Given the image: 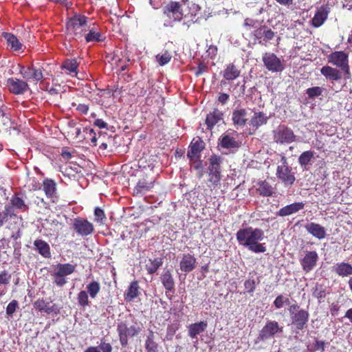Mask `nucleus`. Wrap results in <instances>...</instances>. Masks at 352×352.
<instances>
[{"label":"nucleus","instance_id":"nucleus-4","mask_svg":"<svg viewBox=\"0 0 352 352\" xmlns=\"http://www.w3.org/2000/svg\"><path fill=\"white\" fill-rule=\"evenodd\" d=\"M117 331L121 345L125 346L128 344V338L138 335L140 328L136 325L129 326L126 322H120L118 323Z\"/></svg>","mask_w":352,"mask_h":352},{"label":"nucleus","instance_id":"nucleus-40","mask_svg":"<svg viewBox=\"0 0 352 352\" xmlns=\"http://www.w3.org/2000/svg\"><path fill=\"white\" fill-rule=\"evenodd\" d=\"M86 288L90 297L95 298L100 291V284L96 280H93L87 285Z\"/></svg>","mask_w":352,"mask_h":352},{"label":"nucleus","instance_id":"nucleus-45","mask_svg":"<svg viewBox=\"0 0 352 352\" xmlns=\"http://www.w3.org/2000/svg\"><path fill=\"white\" fill-rule=\"evenodd\" d=\"M313 296L320 301L326 296V289L322 285L316 284L313 292Z\"/></svg>","mask_w":352,"mask_h":352},{"label":"nucleus","instance_id":"nucleus-47","mask_svg":"<svg viewBox=\"0 0 352 352\" xmlns=\"http://www.w3.org/2000/svg\"><path fill=\"white\" fill-rule=\"evenodd\" d=\"M314 156V153L311 151L303 152L298 158V162L301 166H306L311 161Z\"/></svg>","mask_w":352,"mask_h":352},{"label":"nucleus","instance_id":"nucleus-26","mask_svg":"<svg viewBox=\"0 0 352 352\" xmlns=\"http://www.w3.org/2000/svg\"><path fill=\"white\" fill-rule=\"evenodd\" d=\"M35 249L44 258L51 256L50 247L49 244L43 240L36 239L34 242Z\"/></svg>","mask_w":352,"mask_h":352},{"label":"nucleus","instance_id":"nucleus-18","mask_svg":"<svg viewBox=\"0 0 352 352\" xmlns=\"http://www.w3.org/2000/svg\"><path fill=\"white\" fill-rule=\"evenodd\" d=\"M246 117L247 111L245 109H238L234 110L232 115V120L234 126L236 129L244 126L248 120Z\"/></svg>","mask_w":352,"mask_h":352},{"label":"nucleus","instance_id":"nucleus-58","mask_svg":"<svg viewBox=\"0 0 352 352\" xmlns=\"http://www.w3.org/2000/svg\"><path fill=\"white\" fill-rule=\"evenodd\" d=\"M274 305L276 309H280L284 306L283 303V296H278L274 301Z\"/></svg>","mask_w":352,"mask_h":352},{"label":"nucleus","instance_id":"nucleus-31","mask_svg":"<svg viewBox=\"0 0 352 352\" xmlns=\"http://www.w3.org/2000/svg\"><path fill=\"white\" fill-rule=\"evenodd\" d=\"M139 285L138 282H132L124 293V298L126 301H132L139 294Z\"/></svg>","mask_w":352,"mask_h":352},{"label":"nucleus","instance_id":"nucleus-49","mask_svg":"<svg viewBox=\"0 0 352 352\" xmlns=\"http://www.w3.org/2000/svg\"><path fill=\"white\" fill-rule=\"evenodd\" d=\"M171 55L169 52L166 51L162 55H157L156 58L157 60V62L160 65H164L167 64L171 59Z\"/></svg>","mask_w":352,"mask_h":352},{"label":"nucleus","instance_id":"nucleus-64","mask_svg":"<svg viewBox=\"0 0 352 352\" xmlns=\"http://www.w3.org/2000/svg\"><path fill=\"white\" fill-rule=\"evenodd\" d=\"M229 99V95L225 93H222L219 95L218 100L222 104H225Z\"/></svg>","mask_w":352,"mask_h":352},{"label":"nucleus","instance_id":"nucleus-52","mask_svg":"<svg viewBox=\"0 0 352 352\" xmlns=\"http://www.w3.org/2000/svg\"><path fill=\"white\" fill-rule=\"evenodd\" d=\"M244 286L248 293H252L255 289V281L253 279H248L245 280Z\"/></svg>","mask_w":352,"mask_h":352},{"label":"nucleus","instance_id":"nucleus-11","mask_svg":"<svg viewBox=\"0 0 352 352\" xmlns=\"http://www.w3.org/2000/svg\"><path fill=\"white\" fill-rule=\"evenodd\" d=\"M318 258L316 251L306 252L304 258L300 261L302 270L307 273L311 272L316 266Z\"/></svg>","mask_w":352,"mask_h":352},{"label":"nucleus","instance_id":"nucleus-7","mask_svg":"<svg viewBox=\"0 0 352 352\" xmlns=\"http://www.w3.org/2000/svg\"><path fill=\"white\" fill-rule=\"evenodd\" d=\"M296 135L293 131L284 126L281 125L274 131V140L278 144H290L295 141Z\"/></svg>","mask_w":352,"mask_h":352},{"label":"nucleus","instance_id":"nucleus-34","mask_svg":"<svg viewBox=\"0 0 352 352\" xmlns=\"http://www.w3.org/2000/svg\"><path fill=\"white\" fill-rule=\"evenodd\" d=\"M155 336L153 331H150L145 341L146 352H158V344L154 341Z\"/></svg>","mask_w":352,"mask_h":352},{"label":"nucleus","instance_id":"nucleus-23","mask_svg":"<svg viewBox=\"0 0 352 352\" xmlns=\"http://www.w3.org/2000/svg\"><path fill=\"white\" fill-rule=\"evenodd\" d=\"M223 120V113L218 109H214L210 112L206 118L207 128L211 130L215 124Z\"/></svg>","mask_w":352,"mask_h":352},{"label":"nucleus","instance_id":"nucleus-48","mask_svg":"<svg viewBox=\"0 0 352 352\" xmlns=\"http://www.w3.org/2000/svg\"><path fill=\"white\" fill-rule=\"evenodd\" d=\"M78 302L82 307L89 305L88 293L86 291H81L78 294Z\"/></svg>","mask_w":352,"mask_h":352},{"label":"nucleus","instance_id":"nucleus-38","mask_svg":"<svg viewBox=\"0 0 352 352\" xmlns=\"http://www.w3.org/2000/svg\"><path fill=\"white\" fill-rule=\"evenodd\" d=\"M3 37L7 41L8 45L14 50H19L21 48V43L14 34L10 33H4Z\"/></svg>","mask_w":352,"mask_h":352},{"label":"nucleus","instance_id":"nucleus-12","mask_svg":"<svg viewBox=\"0 0 352 352\" xmlns=\"http://www.w3.org/2000/svg\"><path fill=\"white\" fill-rule=\"evenodd\" d=\"M164 14L175 20L180 21L184 15L182 5L179 2L171 1L164 7Z\"/></svg>","mask_w":352,"mask_h":352},{"label":"nucleus","instance_id":"nucleus-36","mask_svg":"<svg viewBox=\"0 0 352 352\" xmlns=\"http://www.w3.org/2000/svg\"><path fill=\"white\" fill-rule=\"evenodd\" d=\"M77 67L78 63L76 59H68L64 62L63 65L61 66V68L63 69L67 70V74L74 76L77 74Z\"/></svg>","mask_w":352,"mask_h":352},{"label":"nucleus","instance_id":"nucleus-24","mask_svg":"<svg viewBox=\"0 0 352 352\" xmlns=\"http://www.w3.org/2000/svg\"><path fill=\"white\" fill-rule=\"evenodd\" d=\"M207 326V322L204 321L190 324L188 327V336L191 338H197L199 334L206 330Z\"/></svg>","mask_w":352,"mask_h":352},{"label":"nucleus","instance_id":"nucleus-50","mask_svg":"<svg viewBox=\"0 0 352 352\" xmlns=\"http://www.w3.org/2000/svg\"><path fill=\"white\" fill-rule=\"evenodd\" d=\"M18 307V302L16 300H12L6 307V314L8 316H12L16 311V309Z\"/></svg>","mask_w":352,"mask_h":352},{"label":"nucleus","instance_id":"nucleus-44","mask_svg":"<svg viewBox=\"0 0 352 352\" xmlns=\"http://www.w3.org/2000/svg\"><path fill=\"white\" fill-rule=\"evenodd\" d=\"M325 91V89L320 87H313L308 88L306 90V94L308 95L309 98L314 99L316 97L322 95V93Z\"/></svg>","mask_w":352,"mask_h":352},{"label":"nucleus","instance_id":"nucleus-32","mask_svg":"<svg viewBox=\"0 0 352 352\" xmlns=\"http://www.w3.org/2000/svg\"><path fill=\"white\" fill-rule=\"evenodd\" d=\"M10 204L11 206H10L12 207V209L14 212V209L25 211L28 208V206L25 204V201L22 197H19V194L12 197Z\"/></svg>","mask_w":352,"mask_h":352},{"label":"nucleus","instance_id":"nucleus-60","mask_svg":"<svg viewBox=\"0 0 352 352\" xmlns=\"http://www.w3.org/2000/svg\"><path fill=\"white\" fill-rule=\"evenodd\" d=\"M76 109L81 113L87 114L89 110V106L85 104H79L77 105Z\"/></svg>","mask_w":352,"mask_h":352},{"label":"nucleus","instance_id":"nucleus-63","mask_svg":"<svg viewBox=\"0 0 352 352\" xmlns=\"http://www.w3.org/2000/svg\"><path fill=\"white\" fill-rule=\"evenodd\" d=\"M264 30L265 28H260L257 29L254 34L255 38L259 40L262 38V36H264Z\"/></svg>","mask_w":352,"mask_h":352},{"label":"nucleus","instance_id":"nucleus-5","mask_svg":"<svg viewBox=\"0 0 352 352\" xmlns=\"http://www.w3.org/2000/svg\"><path fill=\"white\" fill-rule=\"evenodd\" d=\"M329 62L340 67L345 74L346 78H350L348 55L342 52H335L329 56Z\"/></svg>","mask_w":352,"mask_h":352},{"label":"nucleus","instance_id":"nucleus-17","mask_svg":"<svg viewBox=\"0 0 352 352\" xmlns=\"http://www.w3.org/2000/svg\"><path fill=\"white\" fill-rule=\"evenodd\" d=\"M305 228L308 233L319 240L323 239L326 236L325 228L318 223L311 222L306 224Z\"/></svg>","mask_w":352,"mask_h":352},{"label":"nucleus","instance_id":"nucleus-21","mask_svg":"<svg viewBox=\"0 0 352 352\" xmlns=\"http://www.w3.org/2000/svg\"><path fill=\"white\" fill-rule=\"evenodd\" d=\"M328 14V8L324 6H321L318 9L314 18L312 19V25L316 28L321 26L327 20Z\"/></svg>","mask_w":352,"mask_h":352},{"label":"nucleus","instance_id":"nucleus-55","mask_svg":"<svg viewBox=\"0 0 352 352\" xmlns=\"http://www.w3.org/2000/svg\"><path fill=\"white\" fill-rule=\"evenodd\" d=\"M209 175L208 182L210 183V184L212 186H217L221 181V175Z\"/></svg>","mask_w":352,"mask_h":352},{"label":"nucleus","instance_id":"nucleus-29","mask_svg":"<svg viewBox=\"0 0 352 352\" xmlns=\"http://www.w3.org/2000/svg\"><path fill=\"white\" fill-rule=\"evenodd\" d=\"M162 283L167 291H172L175 288V281L170 270H166L160 277Z\"/></svg>","mask_w":352,"mask_h":352},{"label":"nucleus","instance_id":"nucleus-51","mask_svg":"<svg viewBox=\"0 0 352 352\" xmlns=\"http://www.w3.org/2000/svg\"><path fill=\"white\" fill-rule=\"evenodd\" d=\"M94 217L95 221L97 222H102L104 219H105V214L101 208L97 207L94 210Z\"/></svg>","mask_w":352,"mask_h":352},{"label":"nucleus","instance_id":"nucleus-42","mask_svg":"<svg viewBox=\"0 0 352 352\" xmlns=\"http://www.w3.org/2000/svg\"><path fill=\"white\" fill-rule=\"evenodd\" d=\"M15 216L12 207L10 206H6L5 209L2 212H0V227H1L6 221L8 220V217Z\"/></svg>","mask_w":352,"mask_h":352},{"label":"nucleus","instance_id":"nucleus-57","mask_svg":"<svg viewBox=\"0 0 352 352\" xmlns=\"http://www.w3.org/2000/svg\"><path fill=\"white\" fill-rule=\"evenodd\" d=\"M188 7L189 8L190 11L191 12L192 15H196V13L199 12L201 9L200 6L198 4L195 3H188Z\"/></svg>","mask_w":352,"mask_h":352},{"label":"nucleus","instance_id":"nucleus-13","mask_svg":"<svg viewBox=\"0 0 352 352\" xmlns=\"http://www.w3.org/2000/svg\"><path fill=\"white\" fill-rule=\"evenodd\" d=\"M204 148V142L199 138H194L190 145V148L187 153V157L190 160L198 159L200 156V153Z\"/></svg>","mask_w":352,"mask_h":352},{"label":"nucleus","instance_id":"nucleus-27","mask_svg":"<svg viewBox=\"0 0 352 352\" xmlns=\"http://www.w3.org/2000/svg\"><path fill=\"white\" fill-rule=\"evenodd\" d=\"M76 269V265L69 263L58 264L54 272L55 276H66L72 274Z\"/></svg>","mask_w":352,"mask_h":352},{"label":"nucleus","instance_id":"nucleus-2","mask_svg":"<svg viewBox=\"0 0 352 352\" xmlns=\"http://www.w3.org/2000/svg\"><path fill=\"white\" fill-rule=\"evenodd\" d=\"M87 18L84 15L76 14L67 23V30L74 36L81 37L82 32L87 31Z\"/></svg>","mask_w":352,"mask_h":352},{"label":"nucleus","instance_id":"nucleus-39","mask_svg":"<svg viewBox=\"0 0 352 352\" xmlns=\"http://www.w3.org/2000/svg\"><path fill=\"white\" fill-rule=\"evenodd\" d=\"M34 305L36 309H38L40 311H44L45 312H46L47 314H50L52 312L56 311L57 309L56 308L54 307H55L54 305L50 306L49 305V303L45 302L43 300H36L34 302Z\"/></svg>","mask_w":352,"mask_h":352},{"label":"nucleus","instance_id":"nucleus-41","mask_svg":"<svg viewBox=\"0 0 352 352\" xmlns=\"http://www.w3.org/2000/svg\"><path fill=\"white\" fill-rule=\"evenodd\" d=\"M104 38L103 35L100 32L95 30L94 28L90 29L89 33L85 36L87 42L102 41Z\"/></svg>","mask_w":352,"mask_h":352},{"label":"nucleus","instance_id":"nucleus-62","mask_svg":"<svg viewBox=\"0 0 352 352\" xmlns=\"http://www.w3.org/2000/svg\"><path fill=\"white\" fill-rule=\"evenodd\" d=\"M94 125L98 126L100 129H106L107 128V124L103 121L102 119H96L94 121Z\"/></svg>","mask_w":352,"mask_h":352},{"label":"nucleus","instance_id":"nucleus-3","mask_svg":"<svg viewBox=\"0 0 352 352\" xmlns=\"http://www.w3.org/2000/svg\"><path fill=\"white\" fill-rule=\"evenodd\" d=\"M281 164L278 165L276 168V175L285 186H292L296 177L294 173L292 172V168L288 166L287 158L282 156L280 159Z\"/></svg>","mask_w":352,"mask_h":352},{"label":"nucleus","instance_id":"nucleus-59","mask_svg":"<svg viewBox=\"0 0 352 352\" xmlns=\"http://www.w3.org/2000/svg\"><path fill=\"white\" fill-rule=\"evenodd\" d=\"M274 36V32L272 31L270 29H266L265 28L264 30V40L270 41L272 40Z\"/></svg>","mask_w":352,"mask_h":352},{"label":"nucleus","instance_id":"nucleus-19","mask_svg":"<svg viewBox=\"0 0 352 352\" xmlns=\"http://www.w3.org/2000/svg\"><path fill=\"white\" fill-rule=\"evenodd\" d=\"M179 266L182 272L186 273L190 272L195 268L196 258L190 254H184L180 261Z\"/></svg>","mask_w":352,"mask_h":352},{"label":"nucleus","instance_id":"nucleus-33","mask_svg":"<svg viewBox=\"0 0 352 352\" xmlns=\"http://www.w3.org/2000/svg\"><path fill=\"white\" fill-rule=\"evenodd\" d=\"M56 183L52 179H46L43 181V188L48 197H53L56 195Z\"/></svg>","mask_w":352,"mask_h":352},{"label":"nucleus","instance_id":"nucleus-20","mask_svg":"<svg viewBox=\"0 0 352 352\" xmlns=\"http://www.w3.org/2000/svg\"><path fill=\"white\" fill-rule=\"evenodd\" d=\"M20 73L23 77L27 80L32 78L36 81H38L43 78L41 70L34 67L25 68L24 67H21Z\"/></svg>","mask_w":352,"mask_h":352},{"label":"nucleus","instance_id":"nucleus-61","mask_svg":"<svg viewBox=\"0 0 352 352\" xmlns=\"http://www.w3.org/2000/svg\"><path fill=\"white\" fill-rule=\"evenodd\" d=\"M56 279L54 283L59 287H62L66 284L67 280L65 278V276H55Z\"/></svg>","mask_w":352,"mask_h":352},{"label":"nucleus","instance_id":"nucleus-15","mask_svg":"<svg viewBox=\"0 0 352 352\" xmlns=\"http://www.w3.org/2000/svg\"><path fill=\"white\" fill-rule=\"evenodd\" d=\"M153 184L154 180L148 177L140 179L133 189V195L136 196L142 195L153 187Z\"/></svg>","mask_w":352,"mask_h":352},{"label":"nucleus","instance_id":"nucleus-22","mask_svg":"<svg viewBox=\"0 0 352 352\" xmlns=\"http://www.w3.org/2000/svg\"><path fill=\"white\" fill-rule=\"evenodd\" d=\"M333 271L340 276H349L352 275V265L345 262L338 263L333 265Z\"/></svg>","mask_w":352,"mask_h":352},{"label":"nucleus","instance_id":"nucleus-53","mask_svg":"<svg viewBox=\"0 0 352 352\" xmlns=\"http://www.w3.org/2000/svg\"><path fill=\"white\" fill-rule=\"evenodd\" d=\"M11 279V275L7 272L3 271L0 274V284L7 285Z\"/></svg>","mask_w":352,"mask_h":352},{"label":"nucleus","instance_id":"nucleus-16","mask_svg":"<svg viewBox=\"0 0 352 352\" xmlns=\"http://www.w3.org/2000/svg\"><path fill=\"white\" fill-rule=\"evenodd\" d=\"M304 207L305 204L303 202H295L281 208L277 212V215L280 217L289 216L297 213L302 210Z\"/></svg>","mask_w":352,"mask_h":352},{"label":"nucleus","instance_id":"nucleus-46","mask_svg":"<svg viewBox=\"0 0 352 352\" xmlns=\"http://www.w3.org/2000/svg\"><path fill=\"white\" fill-rule=\"evenodd\" d=\"M150 265H146V270L151 274H154L157 269L162 265V260L161 258H155L150 260Z\"/></svg>","mask_w":352,"mask_h":352},{"label":"nucleus","instance_id":"nucleus-1","mask_svg":"<svg viewBox=\"0 0 352 352\" xmlns=\"http://www.w3.org/2000/svg\"><path fill=\"white\" fill-rule=\"evenodd\" d=\"M236 237L240 245L254 253H263L266 251L265 243H260L265 238L264 232L260 228L248 227L240 229Z\"/></svg>","mask_w":352,"mask_h":352},{"label":"nucleus","instance_id":"nucleus-56","mask_svg":"<svg viewBox=\"0 0 352 352\" xmlns=\"http://www.w3.org/2000/svg\"><path fill=\"white\" fill-rule=\"evenodd\" d=\"M314 349L315 351L320 350L321 352H324L325 351L324 341L316 340V342L314 344Z\"/></svg>","mask_w":352,"mask_h":352},{"label":"nucleus","instance_id":"nucleus-8","mask_svg":"<svg viewBox=\"0 0 352 352\" xmlns=\"http://www.w3.org/2000/svg\"><path fill=\"white\" fill-rule=\"evenodd\" d=\"M262 60L266 68L272 72H280L284 69L280 60L274 53H265Z\"/></svg>","mask_w":352,"mask_h":352},{"label":"nucleus","instance_id":"nucleus-35","mask_svg":"<svg viewBox=\"0 0 352 352\" xmlns=\"http://www.w3.org/2000/svg\"><path fill=\"white\" fill-rule=\"evenodd\" d=\"M221 146L226 148H239V144L234 138L228 134H225L221 136Z\"/></svg>","mask_w":352,"mask_h":352},{"label":"nucleus","instance_id":"nucleus-28","mask_svg":"<svg viewBox=\"0 0 352 352\" xmlns=\"http://www.w3.org/2000/svg\"><path fill=\"white\" fill-rule=\"evenodd\" d=\"M267 120L268 117L263 112H254L253 116L250 120V125L258 129L259 126L266 124Z\"/></svg>","mask_w":352,"mask_h":352},{"label":"nucleus","instance_id":"nucleus-25","mask_svg":"<svg viewBox=\"0 0 352 352\" xmlns=\"http://www.w3.org/2000/svg\"><path fill=\"white\" fill-rule=\"evenodd\" d=\"M321 74L329 80H338L341 78V73L336 68L324 66L320 69Z\"/></svg>","mask_w":352,"mask_h":352},{"label":"nucleus","instance_id":"nucleus-9","mask_svg":"<svg viewBox=\"0 0 352 352\" xmlns=\"http://www.w3.org/2000/svg\"><path fill=\"white\" fill-rule=\"evenodd\" d=\"M73 228L80 236H88L94 232V226L86 219L76 218L73 222Z\"/></svg>","mask_w":352,"mask_h":352},{"label":"nucleus","instance_id":"nucleus-37","mask_svg":"<svg viewBox=\"0 0 352 352\" xmlns=\"http://www.w3.org/2000/svg\"><path fill=\"white\" fill-rule=\"evenodd\" d=\"M257 190L261 195L264 197L271 196L274 193L273 187L266 181H262L259 183Z\"/></svg>","mask_w":352,"mask_h":352},{"label":"nucleus","instance_id":"nucleus-30","mask_svg":"<svg viewBox=\"0 0 352 352\" xmlns=\"http://www.w3.org/2000/svg\"><path fill=\"white\" fill-rule=\"evenodd\" d=\"M240 74V70L233 63H230L223 71V78L227 80H232L237 78Z\"/></svg>","mask_w":352,"mask_h":352},{"label":"nucleus","instance_id":"nucleus-43","mask_svg":"<svg viewBox=\"0 0 352 352\" xmlns=\"http://www.w3.org/2000/svg\"><path fill=\"white\" fill-rule=\"evenodd\" d=\"M221 158L217 155H213L210 158V164L208 166V170H214V172L217 170H221Z\"/></svg>","mask_w":352,"mask_h":352},{"label":"nucleus","instance_id":"nucleus-54","mask_svg":"<svg viewBox=\"0 0 352 352\" xmlns=\"http://www.w3.org/2000/svg\"><path fill=\"white\" fill-rule=\"evenodd\" d=\"M100 349L102 352H111L112 346L109 343L106 342L104 339L101 340L100 344L99 345Z\"/></svg>","mask_w":352,"mask_h":352},{"label":"nucleus","instance_id":"nucleus-6","mask_svg":"<svg viewBox=\"0 0 352 352\" xmlns=\"http://www.w3.org/2000/svg\"><path fill=\"white\" fill-rule=\"evenodd\" d=\"M283 327H280L276 321L270 320L259 332L258 340L265 341L272 338L277 333H282Z\"/></svg>","mask_w":352,"mask_h":352},{"label":"nucleus","instance_id":"nucleus-10","mask_svg":"<svg viewBox=\"0 0 352 352\" xmlns=\"http://www.w3.org/2000/svg\"><path fill=\"white\" fill-rule=\"evenodd\" d=\"M6 85L10 91L16 95L23 94L29 89L26 82L14 78H8Z\"/></svg>","mask_w":352,"mask_h":352},{"label":"nucleus","instance_id":"nucleus-14","mask_svg":"<svg viewBox=\"0 0 352 352\" xmlns=\"http://www.w3.org/2000/svg\"><path fill=\"white\" fill-rule=\"evenodd\" d=\"M309 314L307 311L302 309L298 311L295 314L291 316L292 323L296 327L301 330L307 324L309 320Z\"/></svg>","mask_w":352,"mask_h":352}]
</instances>
